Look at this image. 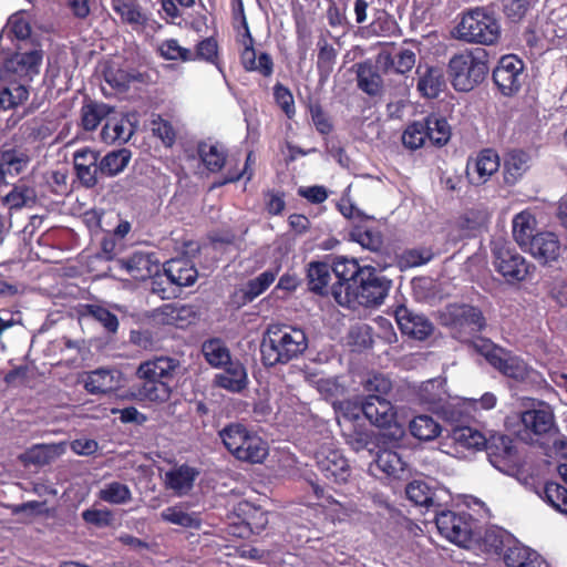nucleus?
Returning <instances> with one entry per match:
<instances>
[{
  "mask_svg": "<svg viewBox=\"0 0 567 567\" xmlns=\"http://www.w3.org/2000/svg\"><path fill=\"white\" fill-rule=\"evenodd\" d=\"M308 348V339L302 329L286 324H271L260 343L261 360L265 365L285 364L301 355Z\"/></svg>",
  "mask_w": 567,
  "mask_h": 567,
  "instance_id": "1",
  "label": "nucleus"
},
{
  "mask_svg": "<svg viewBox=\"0 0 567 567\" xmlns=\"http://www.w3.org/2000/svg\"><path fill=\"white\" fill-rule=\"evenodd\" d=\"M501 23L495 12L485 6L464 10L451 34L454 39L472 44L493 45L501 38Z\"/></svg>",
  "mask_w": 567,
  "mask_h": 567,
  "instance_id": "2",
  "label": "nucleus"
},
{
  "mask_svg": "<svg viewBox=\"0 0 567 567\" xmlns=\"http://www.w3.org/2000/svg\"><path fill=\"white\" fill-rule=\"evenodd\" d=\"M487 73V52L481 48L464 49L453 54L447 64L451 84L458 92L472 91Z\"/></svg>",
  "mask_w": 567,
  "mask_h": 567,
  "instance_id": "3",
  "label": "nucleus"
},
{
  "mask_svg": "<svg viewBox=\"0 0 567 567\" xmlns=\"http://www.w3.org/2000/svg\"><path fill=\"white\" fill-rule=\"evenodd\" d=\"M228 452L239 461L257 464L268 455V444L240 423H230L219 431Z\"/></svg>",
  "mask_w": 567,
  "mask_h": 567,
  "instance_id": "4",
  "label": "nucleus"
},
{
  "mask_svg": "<svg viewBox=\"0 0 567 567\" xmlns=\"http://www.w3.org/2000/svg\"><path fill=\"white\" fill-rule=\"evenodd\" d=\"M340 410H347L343 417L347 420L355 419L361 411L371 424L380 429H393V435L398 439L404 433L402 426L398 423V415L394 405L380 395H368L361 403V406L346 401L339 404Z\"/></svg>",
  "mask_w": 567,
  "mask_h": 567,
  "instance_id": "5",
  "label": "nucleus"
},
{
  "mask_svg": "<svg viewBox=\"0 0 567 567\" xmlns=\"http://www.w3.org/2000/svg\"><path fill=\"white\" fill-rule=\"evenodd\" d=\"M493 265L496 271L508 282H520L528 279L535 266L528 262L517 250L504 240L492 243Z\"/></svg>",
  "mask_w": 567,
  "mask_h": 567,
  "instance_id": "6",
  "label": "nucleus"
},
{
  "mask_svg": "<svg viewBox=\"0 0 567 567\" xmlns=\"http://www.w3.org/2000/svg\"><path fill=\"white\" fill-rule=\"evenodd\" d=\"M473 347L491 365L508 378L524 381L530 378L534 372L523 359L496 347L487 339L478 338L474 340Z\"/></svg>",
  "mask_w": 567,
  "mask_h": 567,
  "instance_id": "7",
  "label": "nucleus"
},
{
  "mask_svg": "<svg viewBox=\"0 0 567 567\" xmlns=\"http://www.w3.org/2000/svg\"><path fill=\"white\" fill-rule=\"evenodd\" d=\"M316 465L323 477L334 484L347 483L351 466L342 451L332 442L322 444L315 453Z\"/></svg>",
  "mask_w": 567,
  "mask_h": 567,
  "instance_id": "8",
  "label": "nucleus"
},
{
  "mask_svg": "<svg viewBox=\"0 0 567 567\" xmlns=\"http://www.w3.org/2000/svg\"><path fill=\"white\" fill-rule=\"evenodd\" d=\"M368 267H360L357 259L338 256L333 260L332 270L336 277L340 280L339 286H332V296L339 305H346L351 301L349 289L351 288L350 281L354 284L362 278L364 269Z\"/></svg>",
  "mask_w": 567,
  "mask_h": 567,
  "instance_id": "9",
  "label": "nucleus"
},
{
  "mask_svg": "<svg viewBox=\"0 0 567 567\" xmlns=\"http://www.w3.org/2000/svg\"><path fill=\"white\" fill-rule=\"evenodd\" d=\"M487 445L485 435L470 426H456L452 430L443 446H449L445 452L457 458H465L470 453L481 451Z\"/></svg>",
  "mask_w": 567,
  "mask_h": 567,
  "instance_id": "10",
  "label": "nucleus"
},
{
  "mask_svg": "<svg viewBox=\"0 0 567 567\" xmlns=\"http://www.w3.org/2000/svg\"><path fill=\"white\" fill-rule=\"evenodd\" d=\"M523 70L524 63L520 59L512 54L504 55L493 72L494 83L504 95L511 96L522 86Z\"/></svg>",
  "mask_w": 567,
  "mask_h": 567,
  "instance_id": "11",
  "label": "nucleus"
},
{
  "mask_svg": "<svg viewBox=\"0 0 567 567\" xmlns=\"http://www.w3.org/2000/svg\"><path fill=\"white\" fill-rule=\"evenodd\" d=\"M520 422L526 437L546 435L555 429L554 410L548 403L538 401L520 414Z\"/></svg>",
  "mask_w": 567,
  "mask_h": 567,
  "instance_id": "12",
  "label": "nucleus"
},
{
  "mask_svg": "<svg viewBox=\"0 0 567 567\" xmlns=\"http://www.w3.org/2000/svg\"><path fill=\"white\" fill-rule=\"evenodd\" d=\"M360 285L353 292L354 299L363 306L380 305L391 287V280L380 276L371 267L364 269Z\"/></svg>",
  "mask_w": 567,
  "mask_h": 567,
  "instance_id": "13",
  "label": "nucleus"
},
{
  "mask_svg": "<svg viewBox=\"0 0 567 567\" xmlns=\"http://www.w3.org/2000/svg\"><path fill=\"white\" fill-rule=\"evenodd\" d=\"M435 523L440 534L450 542L463 546L470 540L471 526L464 516L442 511L436 513Z\"/></svg>",
  "mask_w": 567,
  "mask_h": 567,
  "instance_id": "14",
  "label": "nucleus"
},
{
  "mask_svg": "<svg viewBox=\"0 0 567 567\" xmlns=\"http://www.w3.org/2000/svg\"><path fill=\"white\" fill-rule=\"evenodd\" d=\"M530 254L539 264L549 265L559 259L561 244L553 231H539L524 249Z\"/></svg>",
  "mask_w": 567,
  "mask_h": 567,
  "instance_id": "15",
  "label": "nucleus"
},
{
  "mask_svg": "<svg viewBox=\"0 0 567 567\" xmlns=\"http://www.w3.org/2000/svg\"><path fill=\"white\" fill-rule=\"evenodd\" d=\"M499 168V157L493 150H483L466 165V175L471 184L483 185Z\"/></svg>",
  "mask_w": 567,
  "mask_h": 567,
  "instance_id": "16",
  "label": "nucleus"
},
{
  "mask_svg": "<svg viewBox=\"0 0 567 567\" xmlns=\"http://www.w3.org/2000/svg\"><path fill=\"white\" fill-rule=\"evenodd\" d=\"M115 265L136 280L151 278L161 270L159 262L151 254L145 252H134L127 258L116 260Z\"/></svg>",
  "mask_w": 567,
  "mask_h": 567,
  "instance_id": "17",
  "label": "nucleus"
},
{
  "mask_svg": "<svg viewBox=\"0 0 567 567\" xmlns=\"http://www.w3.org/2000/svg\"><path fill=\"white\" fill-rule=\"evenodd\" d=\"M80 382L89 393L104 394L121 388L122 375L117 370L96 369L84 372L81 375Z\"/></svg>",
  "mask_w": 567,
  "mask_h": 567,
  "instance_id": "18",
  "label": "nucleus"
},
{
  "mask_svg": "<svg viewBox=\"0 0 567 567\" xmlns=\"http://www.w3.org/2000/svg\"><path fill=\"white\" fill-rule=\"evenodd\" d=\"M447 313L451 317V324L460 333L462 331L474 333L481 331L485 327V319L482 312L472 306L454 305L447 308Z\"/></svg>",
  "mask_w": 567,
  "mask_h": 567,
  "instance_id": "19",
  "label": "nucleus"
},
{
  "mask_svg": "<svg viewBox=\"0 0 567 567\" xmlns=\"http://www.w3.org/2000/svg\"><path fill=\"white\" fill-rule=\"evenodd\" d=\"M154 319L162 324L186 328L196 321L197 313L190 305L166 303L154 311Z\"/></svg>",
  "mask_w": 567,
  "mask_h": 567,
  "instance_id": "20",
  "label": "nucleus"
},
{
  "mask_svg": "<svg viewBox=\"0 0 567 567\" xmlns=\"http://www.w3.org/2000/svg\"><path fill=\"white\" fill-rule=\"evenodd\" d=\"M491 464L502 472L515 462V447L513 441L503 434L493 435L485 446Z\"/></svg>",
  "mask_w": 567,
  "mask_h": 567,
  "instance_id": "21",
  "label": "nucleus"
},
{
  "mask_svg": "<svg viewBox=\"0 0 567 567\" xmlns=\"http://www.w3.org/2000/svg\"><path fill=\"white\" fill-rule=\"evenodd\" d=\"M415 52L408 48H400L394 54L381 51L375 59L378 69L383 73L394 72L405 74L415 65Z\"/></svg>",
  "mask_w": 567,
  "mask_h": 567,
  "instance_id": "22",
  "label": "nucleus"
},
{
  "mask_svg": "<svg viewBox=\"0 0 567 567\" xmlns=\"http://www.w3.org/2000/svg\"><path fill=\"white\" fill-rule=\"evenodd\" d=\"M99 153L84 147L73 154L74 168L80 182L86 187H93L97 184Z\"/></svg>",
  "mask_w": 567,
  "mask_h": 567,
  "instance_id": "23",
  "label": "nucleus"
},
{
  "mask_svg": "<svg viewBox=\"0 0 567 567\" xmlns=\"http://www.w3.org/2000/svg\"><path fill=\"white\" fill-rule=\"evenodd\" d=\"M395 318L402 333L414 339L424 340L432 332V323L424 316L413 313L406 308L398 309Z\"/></svg>",
  "mask_w": 567,
  "mask_h": 567,
  "instance_id": "24",
  "label": "nucleus"
},
{
  "mask_svg": "<svg viewBox=\"0 0 567 567\" xmlns=\"http://www.w3.org/2000/svg\"><path fill=\"white\" fill-rule=\"evenodd\" d=\"M179 362L168 357H159L140 364L136 374L140 379L166 381L172 379Z\"/></svg>",
  "mask_w": 567,
  "mask_h": 567,
  "instance_id": "25",
  "label": "nucleus"
},
{
  "mask_svg": "<svg viewBox=\"0 0 567 567\" xmlns=\"http://www.w3.org/2000/svg\"><path fill=\"white\" fill-rule=\"evenodd\" d=\"M417 74V91L424 97H437L445 87L444 73L439 66L420 65Z\"/></svg>",
  "mask_w": 567,
  "mask_h": 567,
  "instance_id": "26",
  "label": "nucleus"
},
{
  "mask_svg": "<svg viewBox=\"0 0 567 567\" xmlns=\"http://www.w3.org/2000/svg\"><path fill=\"white\" fill-rule=\"evenodd\" d=\"M198 474L195 467L183 464L167 471L164 483L166 488L172 489L177 496H184L193 488Z\"/></svg>",
  "mask_w": 567,
  "mask_h": 567,
  "instance_id": "27",
  "label": "nucleus"
},
{
  "mask_svg": "<svg viewBox=\"0 0 567 567\" xmlns=\"http://www.w3.org/2000/svg\"><path fill=\"white\" fill-rule=\"evenodd\" d=\"M224 370L216 374L215 383L227 391L240 392L248 384V377L245 367L238 360H233L226 365Z\"/></svg>",
  "mask_w": 567,
  "mask_h": 567,
  "instance_id": "28",
  "label": "nucleus"
},
{
  "mask_svg": "<svg viewBox=\"0 0 567 567\" xmlns=\"http://www.w3.org/2000/svg\"><path fill=\"white\" fill-rule=\"evenodd\" d=\"M255 40L251 38L250 44L246 40H240L243 51L240 53V61L246 71L258 72L264 76H270L274 71V62L268 53L256 54L254 49Z\"/></svg>",
  "mask_w": 567,
  "mask_h": 567,
  "instance_id": "29",
  "label": "nucleus"
},
{
  "mask_svg": "<svg viewBox=\"0 0 567 567\" xmlns=\"http://www.w3.org/2000/svg\"><path fill=\"white\" fill-rule=\"evenodd\" d=\"M197 153L203 165L212 173L221 171L226 164L227 150L217 141H202L197 145Z\"/></svg>",
  "mask_w": 567,
  "mask_h": 567,
  "instance_id": "30",
  "label": "nucleus"
},
{
  "mask_svg": "<svg viewBox=\"0 0 567 567\" xmlns=\"http://www.w3.org/2000/svg\"><path fill=\"white\" fill-rule=\"evenodd\" d=\"M307 382L313 386L326 400L332 401V405L337 414L343 415V413L347 412V410H340V402L336 401L344 393V388L338 382L337 378L324 377L320 373H312L307 377ZM343 401H341V403Z\"/></svg>",
  "mask_w": 567,
  "mask_h": 567,
  "instance_id": "31",
  "label": "nucleus"
},
{
  "mask_svg": "<svg viewBox=\"0 0 567 567\" xmlns=\"http://www.w3.org/2000/svg\"><path fill=\"white\" fill-rule=\"evenodd\" d=\"M164 272L169 281L176 286L187 287L197 279V270L189 260L172 259L164 265Z\"/></svg>",
  "mask_w": 567,
  "mask_h": 567,
  "instance_id": "32",
  "label": "nucleus"
},
{
  "mask_svg": "<svg viewBox=\"0 0 567 567\" xmlns=\"http://www.w3.org/2000/svg\"><path fill=\"white\" fill-rule=\"evenodd\" d=\"M476 410L477 401L475 399L452 398L451 395L439 409L443 416L451 422H460L468 419Z\"/></svg>",
  "mask_w": 567,
  "mask_h": 567,
  "instance_id": "33",
  "label": "nucleus"
},
{
  "mask_svg": "<svg viewBox=\"0 0 567 567\" xmlns=\"http://www.w3.org/2000/svg\"><path fill=\"white\" fill-rule=\"evenodd\" d=\"M446 381L442 378H435L422 382L417 390V396L424 404H429L439 410L450 398L446 391Z\"/></svg>",
  "mask_w": 567,
  "mask_h": 567,
  "instance_id": "34",
  "label": "nucleus"
},
{
  "mask_svg": "<svg viewBox=\"0 0 567 567\" xmlns=\"http://www.w3.org/2000/svg\"><path fill=\"white\" fill-rule=\"evenodd\" d=\"M529 156L523 151H513L507 154L504 161V182L507 185H515L528 171Z\"/></svg>",
  "mask_w": 567,
  "mask_h": 567,
  "instance_id": "35",
  "label": "nucleus"
},
{
  "mask_svg": "<svg viewBox=\"0 0 567 567\" xmlns=\"http://www.w3.org/2000/svg\"><path fill=\"white\" fill-rule=\"evenodd\" d=\"M371 61H364L357 65L358 86L364 93L375 96L382 92L383 81Z\"/></svg>",
  "mask_w": 567,
  "mask_h": 567,
  "instance_id": "36",
  "label": "nucleus"
},
{
  "mask_svg": "<svg viewBox=\"0 0 567 567\" xmlns=\"http://www.w3.org/2000/svg\"><path fill=\"white\" fill-rule=\"evenodd\" d=\"M507 567H542L543 560L540 556L533 549L516 544L508 547L504 555Z\"/></svg>",
  "mask_w": 567,
  "mask_h": 567,
  "instance_id": "37",
  "label": "nucleus"
},
{
  "mask_svg": "<svg viewBox=\"0 0 567 567\" xmlns=\"http://www.w3.org/2000/svg\"><path fill=\"white\" fill-rule=\"evenodd\" d=\"M536 218L527 210L520 212L513 219V237L517 245L525 249L535 237Z\"/></svg>",
  "mask_w": 567,
  "mask_h": 567,
  "instance_id": "38",
  "label": "nucleus"
},
{
  "mask_svg": "<svg viewBox=\"0 0 567 567\" xmlns=\"http://www.w3.org/2000/svg\"><path fill=\"white\" fill-rule=\"evenodd\" d=\"M374 467L388 476L400 478L406 470V463L398 452L384 449L379 451Z\"/></svg>",
  "mask_w": 567,
  "mask_h": 567,
  "instance_id": "39",
  "label": "nucleus"
},
{
  "mask_svg": "<svg viewBox=\"0 0 567 567\" xmlns=\"http://www.w3.org/2000/svg\"><path fill=\"white\" fill-rule=\"evenodd\" d=\"M331 280L330 266L326 262L313 261L308 267V281L311 291L326 296L332 291L329 287Z\"/></svg>",
  "mask_w": 567,
  "mask_h": 567,
  "instance_id": "40",
  "label": "nucleus"
},
{
  "mask_svg": "<svg viewBox=\"0 0 567 567\" xmlns=\"http://www.w3.org/2000/svg\"><path fill=\"white\" fill-rule=\"evenodd\" d=\"M133 130L128 120L111 117L103 126L101 137L107 144L125 143L131 138Z\"/></svg>",
  "mask_w": 567,
  "mask_h": 567,
  "instance_id": "41",
  "label": "nucleus"
},
{
  "mask_svg": "<svg viewBox=\"0 0 567 567\" xmlns=\"http://www.w3.org/2000/svg\"><path fill=\"white\" fill-rule=\"evenodd\" d=\"M112 9L123 22L131 24L134 29L142 28L146 23L147 18L141 11L136 0H112Z\"/></svg>",
  "mask_w": 567,
  "mask_h": 567,
  "instance_id": "42",
  "label": "nucleus"
},
{
  "mask_svg": "<svg viewBox=\"0 0 567 567\" xmlns=\"http://www.w3.org/2000/svg\"><path fill=\"white\" fill-rule=\"evenodd\" d=\"M131 152L126 148L107 153L99 163L100 173L113 177L122 173L128 165Z\"/></svg>",
  "mask_w": 567,
  "mask_h": 567,
  "instance_id": "43",
  "label": "nucleus"
},
{
  "mask_svg": "<svg viewBox=\"0 0 567 567\" xmlns=\"http://www.w3.org/2000/svg\"><path fill=\"white\" fill-rule=\"evenodd\" d=\"M29 158L14 148L0 150V181L7 175H18L27 166Z\"/></svg>",
  "mask_w": 567,
  "mask_h": 567,
  "instance_id": "44",
  "label": "nucleus"
},
{
  "mask_svg": "<svg viewBox=\"0 0 567 567\" xmlns=\"http://www.w3.org/2000/svg\"><path fill=\"white\" fill-rule=\"evenodd\" d=\"M162 520L184 528H198L200 518L195 513H189L182 504L169 506L161 513Z\"/></svg>",
  "mask_w": 567,
  "mask_h": 567,
  "instance_id": "45",
  "label": "nucleus"
},
{
  "mask_svg": "<svg viewBox=\"0 0 567 567\" xmlns=\"http://www.w3.org/2000/svg\"><path fill=\"white\" fill-rule=\"evenodd\" d=\"M410 433L420 441H432L441 434V425L429 415H417L409 424Z\"/></svg>",
  "mask_w": 567,
  "mask_h": 567,
  "instance_id": "46",
  "label": "nucleus"
},
{
  "mask_svg": "<svg viewBox=\"0 0 567 567\" xmlns=\"http://www.w3.org/2000/svg\"><path fill=\"white\" fill-rule=\"evenodd\" d=\"M97 497L111 505H124L132 499V492L126 484L113 481L100 488Z\"/></svg>",
  "mask_w": 567,
  "mask_h": 567,
  "instance_id": "47",
  "label": "nucleus"
},
{
  "mask_svg": "<svg viewBox=\"0 0 567 567\" xmlns=\"http://www.w3.org/2000/svg\"><path fill=\"white\" fill-rule=\"evenodd\" d=\"M408 498L416 505L426 507L439 506L437 491H433L424 481H413L406 486Z\"/></svg>",
  "mask_w": 567,
  "mask_h": 567,
  "instance_id": "48",
  "label": "nucleus"
},
{
  "mask_svg": "<svg viewBox=\"0 0 567 567\" xmlns=\"http://www.w3.org/2000/svg\"><path fill=\"white\" fill-rule=\"evenodd\" d=\"M427 140L431 145L443 146L451 138V126L444 117L430 115L424 120Z\"/></svg>",
  "mask_w": 567,
  "mask_h": 567,
  "instance_id": "49",
  "label": "nucleus"
},
{
  "mask_svg": "<svg viewBox=\"0 0 567 567\" xmlns=\"http://www.w3.org/2000/svg\"><path fill=\"white\" fill-rule=\"evenodd\" d=\"M111 112L109 105L90 101L81 109V125L86 131H93Z\"/></svg>",
  "mask_w": 567,
  "mask_h": 567,
  "instance_id": "50",
  "label": "nucleus"
},
{
  "mask_svg": "<svg viewBox=\"0 0 567 567\" xmlns=\"http://www.w3.org/2000/svg\"><path fill=\"white\" fill-rule=\"evenodd\" d=\"M156 52L167 61L189 62L195 60L190 49L179 44L176 39H165L157 44Z\"/></svg>",
  "mask_w": 567,
  "mask_h": 567,
  "instance_id": "51",
  "label": "nucleus"
},
{
  "mask_svg": "<svg viewBox=\"0 0 567 567\" xmlns=\"http://www.w3.org/2000/svg\"><path fill=\"white\" fill-rule=\"evenodd\" d=\"M202 352L206 361L214 368H223L231 360L230 352L219 339H210L203 343Z\"/></svg>",
  "mask_w": 567,
  "mask_h": 567,
  "instance_id": "52",
  "label": "nucleus"
},
{
  "mask_svg": "<svg viewBox=\"0 0 567 567\" xmlns=\"http://www.w3.org/2000/svg\"><path fill=\"white\" fill-rule=\"evenodd\" d=\"M143 384L138 388L137 396L150 402H165L169 399L171 388L166 381L142 379Z\"/></svg>",
  "mask_w": 567,
  "mask_h": 567,
  "instance_id": "53",
  "label": "nucleus"
},
{
  "mask_svg": "<svg viewBox=\"0 0 567 567\" xmlns=\"http://www.w3.org/2000/svg\"><path fill=\"white\" fill-rule=\"evenodd\" d=\"M429 142L426 124L424 121H416L406 126L402 134V143L410 150H417Z\"/></svg>",
  "mask_w": 567,
  "mask_h": 567,
  "instance_id": "54",
  "label": "nucleus"
},
{
  "mask_svg": "<svg viewBox=\"0 0 567 567\" xmlns=\"http://www.w3.org/2000/svg\"><path fill=\"white\" fill-rule=\"evenodd\" d=\"M350 237L362 248L371 251H379L383 244L380 231L372 228L355 227Z\"/></svg>",
  "mask_w": 567,
  "mask_h": 567,
  "instance_id": "55",
  "label": "nucleus"
},
{
  "mask_svg": "<svg viewBox=\"0 0 567 567\" xmlns=\"http://www.w3.org/2000/svg\"><path fill=\"white\" fill-rule=\"evenodd\" d=\"M231 16L234 27L238 31L239 41L246 40L250 44L252 35L245 14L243 0H231Z\"/></svg>",
  "mask_w": 567,
  "mask_h": 567,
  "instance_id": "56",
  "label": "nucleus"
},
{
  "mask_svg": "<svg viewBox=\"0 0 567 567\" xmlns=\"http://www.w3.org/2000/svg\"><path fill=\"white\" fill-rule=\"evenodd\" d=\"M544 496L555 509L567 513V489L564 486L548 482L544 488Z\"/></svg>",
  "mask_w": 567,
  "mask_h": 567,
  "instance_id": "57",
  "label": "nucleus"
},
{
  "mask_svg": "<svg viewBox=\"0 0 567 567\" xmlns=\"http://www.w3.org/2000/svg\"><path fill=\"white\" fill-rule=\"evenodd\" d=\"M82 518L86 524L99 528L112 526L114 522V515L109 508H87L82 512Z\"/></svg>",
  "mask_w": 567,
  "mask_h": 567,
  "instance_id": "58",
  "label": "nucleus"
},
{
  "mask_svg": "<svg viewBox=\"0 0 567 567\" xmlns=\"http://www.w3.org/2000/svg\"><path fill=\"white\" fill-rule=\"evenodd\" d=\"M533 3L534 0H502L504 14L513 21L523 19Z\"/></svg>",
  "mask_w": 567,
  "mask_h": 567,
  "instance_id": "59",
  "label": "nucleus"
},
{
  "mask_svg": "<svg viewBox=\"0 0 567 567\" xmlns=\"http://www.w3.org/2000/svg\"><path fill=\"white\" fill-rule=\"evenodd\" d=\"M433 257V254L430 249L425 248H415L405 250L400 256V265L403 267H417L429 262Z\"/></svg>",
  "mask_w": 567,
  "mask_h": 567,
  "instance_id": "60",
  "label": "nucleus"
},
{
  "mask_svg": "<svg viewBox=\"0 0 567 567\" xmlns=\"http://www.w3.org/2000/svg\"><path fill=\"white\" fill-rule=\"evenodd\" d=\"M151 130L154 135L162 140L164 145L172 146L174 144L176 133L168 121L157 116L152 120Z\"/></svg>",
  "mask_w": 567,
  "mask_h": 567,
  "instance_id": "61",
  "label": "nucleus"
},
{
  "mask_svg": "<svg viewBox=\"0 0 567 567\" xmlns=\"http://www.w3.org/2000/svg\"><path fill=\"white\" fill-rule=\"evenodd\" d=\"M274 96L278 106L289 117H293L296 114L295 100L289 89L281 84L274 86Z\"/></svg>",
  "mask_w": 567,
  "mask_h": 567,
  "instance_id": "62",
  "label": "nucleus"
},
{
  "mask_svg": "<svg viewBox=\"0 0 567 567\" xmlns=\"http://www.w3.org/2000/svg\"><path fill=\"white\" fill-rule=\"evenodd\" d=\"M363 389L371 393L370 395L383 396L391 391L392 383L390 379L383 374H373L364 380Z\"/></svg>",
  "mask_w": 567,
  "mask_h": 567,
  "instance_id": "63",
  "label": "nucleus"
},
{
  "mask_svg": "<svg viewBox=\"0 0 567 567\" xmlns=\"http://www.w3.org/2000/svg\"><path fill=\"white\" fill-rule=\"evenodd\" d=\"M276 274L267 270L257 278L250 280L247 285L246 295L250 300L261 295L274 281Z\"/></svg>",
  "mask_w": 567,
  "mask_h": 567,
  "instance_id": "64",
  "label": "nucleus"
}]
</instances>
